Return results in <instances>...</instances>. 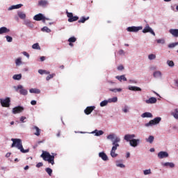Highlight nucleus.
<instances>
[{
	"mask_svg": "<svg viewBox=\"0 0 178 178\" xmlns=\"http://www.w3.org/2000/svg\"><path fill=\"white\" fill-rule=\"evenodd\" d=\"M107 140H110L112 142V148L111 150L110 155L112 158H116L118 156V153H116V149L120 147L119 143H120V138L119 136H116L115 134H111L107 136Z\"/></svg>",
	"mask_w": 178,
	"mask_h": 178,
	"instance_id": "nucleus-1",
	"label": "nucleus"
},
{
	"mask_svg": "<svg viewBox=\"0 0 178 178\" xmlns=\"http://www.w3.org/2000/svg\"><path fill=\"white\" fill-rule=\"evenodd\" d=\"M11 141H13L11 148H17V149H19L20 152H22V154H27V152H30L29 149H24L23 148V143H22V139L11 138Z\"/></svg>",
	"mask_w": 178,
	"mask_h": 178,
	"instance_id": "nucleus-2",
	"label": "nucleus"
},
{
	"mask_svg": "<svg viewBox=\"0 0 178 178\" xmlns=\"http://www.w3.org/2000/svg\"><path fill=\"white\" fill-rule=\"evenodd\" d=\"M40 156L44 159V161H47V162H49V163H51V165H54L55 163V156L51 155L49 152H43Z\"/></svg>",
	"mask_w": 178,
	"mask_h": 178,
	"instance_id": "nucleus-3",
	"label": "nucleus"
},
{
	"mask_svg": "<svg viewBox=\"0 0 178 178\" xmlns=\"http://www.w3.org/2000/svg\"><path fill=\"white\" fill-rule=\"evenodd\" d=\"M161 120H162V118L157 117L153 120H151L149 122L145 124V127H151L152 126H155V124H159L161 123Z\"/></svg>",
	"mask_w": 178,
	"mask_h": 178,
	"instance_id": "nucleus-4",
	"label": "nucleus"
},
{
	"mask_svg": "<svg viewBox=\"0 0 178 178\" xmlns=\"http://www.w3.org/2000/svg\"><path fill=\"white\" fill-rule=\"evenodd\" d=\"M33 20L36 22H40L42 20L43 22H45L46 20L51 21V18L46 17L42 13H39L33 17Z\"/></svg>",
	"mask_w": 178,
	"mask_h": 178,
	"instance_id": "nucleus-5",
	"label": "nucleus"
},
{
	"mask_svg": "<svg viewBox=\"0 0 178 178\" xmlns=\"http://www.w3.org/2000/svg\"><path fill=\"white\" fill-rule=\"evenodd\" d=\"M0 104L3 108H9L10 106V97L0 99Z\"/></svg>",
	"mask_w": 178,
	"mask_h": 178,
	"instance_id": "nucleus-6",
	"label": "nucleus"
},
{
	"mask_svg": "<svg viewBox=\"0 0 178 178\" xmlns=\"http://www.w3.org/2000/svg\"><path fill=\"white\" fill-rule=\"evenodd\" d=\"M67 16L68 17V22L70 23H73V22H77L79 20L78 16H73L72 13L66 12Z\"/></svg>",
	"mask_w": 178,
	"mask_h": 178,
	"instance_id": "nucleus-7",
	"label": "nucleus"
},
{
	"mask_svg": "<svg viewBox=\"0 0 178 178\" xmlns=\"http://www.w3.org/2000/svg\"><path fill=\"white\" fill-rule=\"evenodd\" d=\"M14 88L16 91H19V94H21V95H27V94H29V91L23 88V86L22 85H19L17 87L14 86Z\"/></svg>",
	"mask_w": 178,
	"mask_h": 178,
	"instance_id": "nucleus-8",
	"label": "nucleus"
},
{
	"mask_svg": "<svg viewBox=\"0 0 178 178\" xmlns=\"http://www.w3.org/2000/svg\"><path fill=\"white\" fill-rule=\"evenodd\" d=\"M142 33L144 34H146V33H149L152 34V35H154L155 37V32L154 31V29L149 26V24H146L145 28L143 29Z\"/></svg>",
	"mask_w": 178,
	"mask_h": 178,
	"instance_id": "nucleus-9",
	"label": "nucleus"
},
{
	"mask_svg": "<svg viewBox=\"0 0 178 178\" xmlns=\"http://www.w3.org/2000/svg\"><path fill=\"white\" fill-rule=\"evenodd\" d=\"M140 143H141V140L134 138V139H131V140H130L129 145L130 147H133L134 148H136V147H138V145H140Z\"/></svg>",
	"mask_w": 178,
	"mask_h": 178,
	"instance_id": "nucleus-10",
	"label": "nucleus"
},
{
	"mask_svg": "<svg viewBox=\"0 0 178 178\" xmlns=\"http://www.w3.org/2000/svg\"><path fill=\"white\" fill-rule=\"evenodd\" d=\"M127 30L129 33H138L140 30H143V26H129Z\"/></svg>",
	"mask_w": 178,
	"mask_h": 178,
	"instance_id": "nucleus-11",
	"label": "nucleus"
},
{
	"mask_svg": "<svg viewBox=\"0 0 178 178\" xmlns=\"http://www.w3.org/2000/svg\"><path fill=\"white\" fill-rule=\"evenodd\" d=\"M24 111V107L22 106H17L13 108V115H17V113H22Z\"/></svg>",
	"mask_w": 178,
	"mask_h": 178,
	"instance_id": "nucleus-12",
	"label": "nucleus"
},
{
	"mask_svg": "<svg viewBox=\"0 0 178 178\" xmlns=\"http://www.w3.org/2000/svg\"><path fill=\"white\" fill-rule=\"evenodd\" d=\"M48 5H49L48 0H39L38 3V6H40L41 8H47Z\"/></svg>",
	"mask_w": 178,
	"mask_h": 178,
	"instance_id": "nucleus-13",
	"label": "nucleus"
},
{
	"mask_svg": "<svg viewBox=\"0 0 178 178\" xmlns=\"http://www.w3.org/2000/svg\"><path fill=\"white\" fill-rule=\"evenodd\" d=\"M157 156L159 159H163L169 156V153H168V152L161 151L158 153Z\"/></svg>",
	"mask_w": 178,
	"mask_h": 178,
	"instance_id": "nucleus-14",
	"label": "nucleus"
},
{
	"mask_svg": "<svg viewBox=\"0 0 178 178\" xmlns=\"http://www.w3.org/2000/svg\"><path fill=\"white\" fill-rule=\"evenodd\" d=\"M134 138H136L135 134H126L124 136V140H125L127 143H130V141H131V140H133Z\"/></svg>",
	"mask_w": 178,
	"mask_h": 178,
	"instance_id": "nucleus-15",
	"label": "nucleus"
},
{
	"mask_svg": "<svg viewBox=\"0 0 178 178\" xmlns=\"http://www.w3.org/2000/svg\"><path fill=\"white\" fill-rule=\"evenodd\" d=\"M90 134H95L96 137H99V136H102L104 134V131L95 129L90 132Z\"/></svg>",
	"mask_w": 178,
	"mask_h": 178,
	"instance_id": "nucleus-16",
	"label": "nucleus"
},
{
	"mask_svg": "<svg viewBox=\"0 0 178 178\" xmlns=\"http://www.w3.org/2000/svg\"><path fill=\"white\" fill-rule=\"evenodd\" d=\"M94 109H95V106H88L84 110V112H85L86 115H90L91 113V112H92V111H94Z\"/></svg>",
	"mask_w": 178,
	"mask_h": 178,
	"instance_id": "nucleus-17",
	"label": "nucleus"
},
{
	"mask_svg": "<svg viewBox=\"0 0 178 178\" xmlns=\"http://www.w3.org/2000/svg\"><path fill=\"white\" fill-rule=\"evenodd\" d=\"M153 77H154V79H162V72L159 70L154 72Z\"/></svg>",
	"mask_w": 178,
	"mask_h": 178,
	"instance_id": "nucleus-18",
	"label": "nucleus"
},
{
	"mask_svg": "<svg viewBox=\"0 0 178 178\" xmlns=\"http://www.w3.org/2000/svg\"><path fill=\"white\" fill-rule=\"evenodd\" d=\"M122 113H129L130 112V106H129L127 104L124 105L122 107Z\"/></svg>",
	"mask_w": 178,
	"mask_h": 178,
	"instance_id": "nucleus-19",
	"label": "nucleus"
},
{
	"mask_svg": "<svg viewBox=\"0 0 178 178\" xmlns=\"http://www.w3.org/2000/svg\"><path fill=\"white\" fill-rule=\"evenodd\" d=\"M122 162H123L122 160H117L115 161V166H117V168H121L122 169H123L124 168H126V165L122 163Z\"/></svg>",
	"mask_w": 178,
	"mask_h": 178,
	"instance_id": "nucleus-20",
	"label": "nucleus"
},
{
	"mask_svg": "<svg viewBox=\"0 0 178 178\" xmlns=\"http://www.w3.org/2000/svg\"><path fill=\"white\" fill-rule=\"evenodd\" d=\"M156 97H152L150 98H149L148 99L145 100V102L146 104H156Z\"/></svg>",
	"mask_w": 178,
	"mask_h": 178,
	"instance_id": "nucleus-21",
	"label": "nucleus"
},
{
	"mask_svg": "<svg viewBox=\"0 0 178 178\" xmlns=\"http://www.w3.org/2000/svg\"><path fill=\"white\" fill-rule=\"evenodd\" d=\"M99 158H101L102 159V161H106L108 159V156L104 152H99Z\"/></svg>",
	"mask_w": 178,
	"mask_h": 178,
	"instance_id": "nucleus-22",
	"label": "nucleus"
},
{
	"mask_svg": "<svg viewBox=\"0 0 178 178\" xmlns=\"http://www.w3.org/2000/svg\"><path fill=\"white\" fill-rule=\"evenodd\" d=\"M161 165H162V166H164L166 168H168V166L169 168H175V163L172 162L161 163Z\"/></svg>",
	"mask_w": 178,
	"mask_h": 178,
	"instance_id": "nucleus-23",
	"label": "nucleus"
},
{
	"mask_svg": "<svg viewBox=\"0 0 178 178\" xmlns=\"http://www.w3.org/2000/svg\"><path fill=\"white\" fill-rule=\"evenodd\" d=\"M141 118H143V119L145 118H152L154 117V115H152V113H149V112H145L143 114H141Z\"/></svg>",
	"mask_w": 178,
	"mask_h": 178,
	"instance_id": "nucleus-24",
	"label": "nucleus"
},
{
	"mask_svg": "<svg viewBox=\"0 0 178 178\" xmlns=\"http://www.w3.org/2000/svg\"><path fill=\"white\" fill-rule=\"evenodd\" d=\"M128 90H129L130 91H141V88L140 87L132 86H128Z\"/></svg>",
	"mask_w": 178,
	"mask_h": 178,
	"instance_id": "nucleus-25",
	"label": "nucleus"
},
{
	"mask_svg": "<svg viewBox=\"0 0 178 178\" xmlns=\"http://www.w3.org/2000/svg\"><path fill=\"white\" fill-rule=\"evenodd\" d=\"M171 115L175 119L178 120V108H175L171 111Z\"/></svg>",
	"mask_w": 178,
	"mask_h": 178,
	"instance_id": "nucleus-26",
	"label": "nucleus"
},
{
	"mask_svg": "<svg viewBox=\"0 0 178 178\" xmlns=\"http://www.w3.org/2000/svg\"><path fill=\"white\" fill-rule=\"evenodd\" d=\"M10 30L5 26H2L0 28V34H6V33H9Z\"/></svg>",
	"mask_w": 178,
	"mask_h": 178,
	"instance_id": "nucleus-27",
	"label": "nucleus"
},
{
	"mask_svg": "<svg viewBox=\"0 0 178 178\" xmlns=\"http://www.w3.org/2000/svg\"><path fill=\"white\" fill-rule=\"evenodd\" d=\"M169 32L173 37H178V29H170Z\"/></svg>",
	"mask_w": 178,
	"mask_h": 178,
	"instance_id": "nucleus-28",
	"label": "nucleus"
},
{
	"mask_svg": "<svg viewBox=\"0 0 178 178\" xmlns=\"http://www.w3.org/2000/svg\"><path fill=\"white\" fill-rule=\"evenodd\" d=\"M115 79H117V80H119V81H127V78H126V76L124 75L116 76Z\"/></svg>",
	"mask_w": 178,
	"mask_h": 178,
	"instance_id": "nucleus-29",
	"label": "nucleus"
},
{
	"mask_svg": "<svg viewBox=\"0 0 178 178\" xmlns=\"http://www.w3.org/2000/svg\"><path fill=\"white\" fill-rule=\"evenodd\" d=\"M29 92H31V94H40L41 92V90L37 88H31L29 90Z\"/></svg>",
	"mask_w": 178,
	"mask_h": 178,
	"instance_id": "nucleus-30",
	"label": "nucleus"
},
{
	"mask_svg": "<svg viewBox=\"0 0 178 178\" xmlns=\"http://www.w3.org/2000/svg\"><path fill=\"white\" fill-rule=\"evenodd\" d=\"M22 6H23V4H17L15 6H12L11 7H10L8 8V10H13V9H20V8H22Z\"/></svg>",
	"mask_w": 178,
	"mask_h": 178,
	"instance_id": "nucleus-31",
	"label": "nucleus"
},
{
	"mask_svg": "<svg viewBox=\"0 0 178 178\" xmlns=\"http://www.w3.org/2000/svg\"><path fill=\"white\" fill-rule=\"evenodd\" d=\"M154 138H155L154 137V136H149L148 138H146L145 140L147 143H149V144H152L154 143Z\"/></svg>",
	"mask_w": 178,
	"mask_h": 178,
	"instance_id": "nucleus-32",
	"label": "nucleus"
},
{
	"mask_svg": "<svg viewBox=\"0 0 178 178\" xmlns=\"http://www.w3.org/2000/svg\"><path fill=\"white\" fill-rule=\"evenodd\" d=\"M88 19H90V17H81L78 21V23H85L86 20H88Z\"/></svg>",
	"mask_w": 178,
	"mask_h": 178,
	"instance_id": "nucleus-33",
	"label": "nucleus"
},
{
	"mask_svg": "<svg viewBox=\"0 0 178 178\" xmlns=\"http://www.w3.org/2000/svg\"><path fill=\"white\" fill-rule=\"evenodd\" d=\"M15 65L16 66H21V65H23V63L22 62V58H18L15 60Z\"/></svg>",
	"mask_w": 178,
	"mask_h": 178,
	"instance_id": "nucleus-34",
	"label": "nucleus"
},
{
	"mask_svg": "<svg viewBox=\"0 0 178 178\" xmlns=\"http://www.w3.org/2000/svg\"><path fill=\"white\" fill-rule=\"evenodd\" d=\"M143 175L144 176H148L149 175H152V172L151 171V169H147V170H143Z\"/></svg>",
	"mask_w": 178,
	"mask_h": 178,
	"instance_id": "nucleus-35",
	"label": "nucleus"
},
{
	"mask_svg": "<svg viewBox=\"0 0 178 178\" xmlns=\"http://www.w3.org/2000/svg\"><path fill=\"white\" fill-rule=\"evenodd\" d=\"M13 79V80H22V74H14Z\"/></svg>",
	"mask_w": 178,
	"mask_h": 178,
	"instance_id": "nucleus-36",
	"label": "nucleus"
},
{
	"mask_svg": "<svg viewBox=\"0 0 178 178\" xmlns=\"http://www.w3.org/2000/svg\"><path fill=\"white\" fill-rule=\"evenodd\" d=\"M17 15L20 19H26V14L22 11H19Z\"/></svg>",
	"mask_w": 178,
	"mask_h": 178,
	"instance_id": "nucleus-37",
	"label": "nucleus"
},
{
	"mask_svg": "<svg viewBox=\"0 0 178 178\" xmlns=\"http://www.w3.org/2000/svg\"><path fill=\"white\" fill-rule=\"evenodd\" d=\"M167 65L169 67H175V62H173V60H168Z\"/></svg>",
	"mask_w": 178,
	"mask_h": 178,
	"instance_id": "nucleus-38",
	"label": "nucleus"
},
{
	"mask_svg": "<svg viewBox=\"0 0 178 178\" xmlns=\"http://www.w3.org/2000/svg\"><path fill=\"white\" fill-rule=\"evenodd\" d=\"M109 104V100H104L100 103V106L104 108V106H106Z\"/></svg>",
	"mask_w": 178,
	"mask_h": 178,
	"instance_id": "nucleus-39",
	"label": "nucleus"
},
{
	"mask_svg": "<svg viewBox=\"0 0 178 178\" xmlns=\"http://www.w3.org/2000/svg\"><path fill=\"white\" fill-rule=\"evenodd\" d=\"M38 73L39 74H49L50 72L44 70H39Z\"/></svg>",
	"mask_w": 178,
	"mask_h": 178,
	"instance_id": "nucleus-40",
	"label": "nucleus"
},
{
	"mask_svg": "<svg viewBox=\"0 0 178 178\" xmlns=\"http://www.w3.org/2000/svg\"><path fill=\"white\" fill-rule=\"evenodd\" d=\"M149 60H154V59H156V55L154 54H151L148 56Z\"/></svg>",
	"mask_w": 178,
	"mask_h": 178,
	"instance_id": "nucleus-41",
	"label": "nucleus"
},
{
	"mask_svg": "<svg viewBox=\"0 0 178 178\" xmlns=\"http://www.w3.org/2000/svg\"><path fill=\"white\" fill-rule=\"evenodd\" d=\"M33 129L36 130V132L34 134L35 136H40V134L41 133V130L38 127H34Z\"/></svg>",
	"mask_w": 178,
	"mask_h": 178,
	"instance_id": "nucleus-42",
	"label": "nucleus"
},
{
	"mask_svg": "<svg viewBox=\"0 0 178 178\" xmlns=\"http://www.w3.org/2000/svg\"><path fill=\"white\" fill-rule=\"evenodd\" d=\"M41 30L44 33H51V29H49V28H48L47 26H44V27L42 28Z\"/></svg>",
	"mask_w": 178,
	"mask_h": 178,
	"instance_id": "nucleus-43",
	"label": "nucleus"
},
{
	"mask_svg": "<svg viewBox=\"0 0 178 178\" xmlns=\"http://www.w3.org/2000/svg\"><path fill=\"white\" fill-rule=\"evenodd\" d=\"M108 100L109 104H111V102H118V97H114L113 98L108 99Z\"/></svg>",
	"mask_w": 178,
	"mask_h": 178,
	"instance_id": "nucleus-44",
	"label": "nucleus"
},
{
	"mask_svg": "<svg viewBox=\"0 0 178 178\" xmlns=\"http://www.w3.org/2000/svg\"><path fill=\"white\" fill-rule=\"evenodd\" d=\"M33 49H41L40 44L38 43H35L32 45Z\"/></svg>",
	"mask_w": 178,
	"mask_h": 178,
	"instance_id": "nucleus-45",
	"label": "nucleus"
},
{
	"mask_svg": "<svg viewBox=\"0 0 178 178\" xmlns=\"http://www.w3.org/2000/svg\"><path fill=\"white\" fill-rule=\"evenodd\" d=\"M109 91H111L112 92H122V88H114V89H109Z\"/></svg>",
	"mask_w": 178,
	"mask_h": 178,
	"instance_id": "nucleus-46",
	"label": "nucleus"
},
{
	"mask_svg": "<svg viewBox=\"0 0 178 178\" xmlns=\"http://www.w3.org/2000/svg\"><path fill=\"white\" fill-rule=\"evenodd\" d=\"M54 77H55V74H49V75L46 77V80H47V81H49V80H51V79H54Z\"/></svg>",
	"mask_w": 178,
	"mask_h": 178,
	"instance_id": "nucleus-47",
	"label": "nucleus"
},
{
	"mask_svg": "<svg viewBox=\"0 0 178 178\" xmlns=\"http://www.w3.org/2000/svg\"><path fill=\"white\" fill-rule=\"evenodd\" d=\"M6 38L7 42H12V41H13V38H12V36L6 35Z\"/></svg>",
	"mask_w": 178,
	"mask_h": 178,
	"instance_id": "nucleus-48",
	"label": "nucleus"
},
{
	"mask_svg": "<svg viewBox=\"0 0 178 178\" xmlns=\"http://www.w3.org/2000/svg\"><path fill=\"white\" fill-rule=\"evenodd\" d=\"M76 39L75 37H71L68 39V42H76Z\"/></svg>",
	"mask_w": 178,
	"mask_h": 178,
	"instance_id": "nucleus-49",
	"label": "nucleus"
},
{
	"mask_svg": "<svg viewBox=\"0 0 178 178\" xmlns=\"http://www.w3.org/2000/svg\"><path fill=\"white\" fill-rule=\"evenodd\" d=\"M45 171L47 172V173L49 174V176H51L52 175V169L47 168H46Z\"/></svg>",
	"mask_w": 178,
	"mask_h": 178,
	"instance_id": "nucleus-50",
	"label": "nucleus"
},
{
	"mask_svg": "<svg viewBox=\"0 0 178 178\" xmlns=\"http://www.w3.org/2000/svg\"><path fill=\"white\" fill-rule=\"evenodd\" d=\"M177 43L174 42V43H170L168 44V48H175V47H177Z\"/></svg>",
	"mask_w": 178,
	"mask_h": 178,
	"instance_id": "nucleus-51",
	"label": "nucleus"
},
{
	"mask_svg": "<svg viewBox=\"0 0 178 178\" xmlns=\"http://www.w3.org/2000/svg\"><path fill=\"white\" fill-rule=\"evenodd\" d=\"M26 27H29V29H33L34 27V24L33 23H26Z\"/></svg>",
	"mask_w": 178,
	"mask_h": 178,
	"instance_id": "nucleus-52",
	"label": "nucleus"
},
{
	"mask_svg": "<svg viewBox=\"0 0 178 178\" xmlns=\"http://www.w3.org/2000/svg\"><path fill=\"white\" fill-rule=\"evenodd\" d=\"M157 44H165V40L163 39H158L157 40Z\"/></svg>",
	"mask_w": 178,
	"mask_h": 178,
	"instance_id": "nucleus-53",
	"label": "nucleus"
},
{
	"mask_svg": "<svg viewBox=\"0 0 178 178\" xmlns=\"http://www.w3.org/2000/svg\"><path fill=\"white\" fill-rule=\"evenodd\" d=\"M129 82L130 84H137V81H136V79H130Z\"/></svg>",
	"mask_w": 178,
	"mask_h": 178,
	"instance_id": "nucleus-54",
	"label": "nucleus"
},
{
	"mask_svg": "<svg viewBox=\"0 0 178 178\" xmlns=\"http://www.w3.org/2000/svg\"><path fill=\"white\" fill-rule=\"evenodd\" d=\"M22 54L24 56H26L28 59L30 58V54H29V53H27L26 51H24Z\"/></svg>",
	"mask_w": 178,
	"mask_h": 178,
	"instance_id": "nucleus-55",
	"label": "nucleus"
},
{
	"mask_svg": "<svg viewBox=\"0 0 178 178\" xmlns=\"http://www.w3.org/2000/svg\"><path fill=\"white\" fill-rule=\"evenodd\" d=\"M26 117L24 116H22L19 119L20 122H22V123H24V120H26Z\"/></svg>",
	"mask_w": 178,
	"mask_h": 178,
	"instance_id": "nucleus-56",
	"label": "nucleus"
},
{
	"mask_svg": "<svg viewBox=\"0 0 178 178\" xmlns=\"http://www.w3.org/2000/svg\"><path fill=\"white\" fill-rule=\"evenodd\" d=\"M124 69V67L123 65H120L118 67V70H123Z\"/></svg>",
	"mask_w": 178,
	"mask_h": 178,
	"instance_id": "nucleus-57",
	"label": "nucleus"
},
{
	"mask_svg": "<svg viewBox=\"0 0 178 178\" xmlns=\"http://www.w3.org/2000/svg\"><path fill=\"white\" fill-rule=\"evenodd\" d=\"M42 163L40 162L36 165V168H41V166H42Z\"/></svg>",
	"mask_w": 178,
	"mask_h": 178,
	"instance_id": "nucleus-58",
	"label": "nucleus"
},
{
	"mask_svg": "<svg viewBox=\"0 0 178 178\" xmlns=\"http://www.w3.org/2000/svg\"><path fill=\"white\" fill-rule=\"evenodd\" d=\"M31 104L32 105H37V101H35V100H32V101L31 102Z\"/></svg>",
	"mask_w": 178,
	"mask_h": 178,
	"instance_id": "nucleus-59",
	"label": "nucleus"
},
{
	"mask_svg": "<svg viewBox=\"0 0 178 178\" xmlns=\"http://www.w3.org/2000/svg\"><path fill=\"white\" fill-rule=\"evenodd\" d=\"M10 155H12V153L8 152V153L6 154V158H9V156H10Z\"/></svg>",
	"mask_w": 178,
	"mask_h": 178,
	"instance_id": "nucleus-60",
	"label": "nucleus"
},
{
	"mask_svg": "<svg viewBox=\"0 0 178 178\" xmlns=\"http://www.w3.org/2000/svg\"><path fill=\"white\" fill-rule=\"evenodd\" d=\"M40 60H41V62H44V60H45V56H41Z\"/></svg>",
	"mask_w": 178,
	"mask_h": 178,
	"instance_id": "nucleus-61",
	"label": "nucleus"
},
{
	"mask_svg": "<svg viewBox=\"0 0 178 178\" xmlns=\"http://www.w3.org/2000/svg\"><path fill=\"white\" fill-rule=\"evenodd\" d=\"M119 54H120V55H122V54H124V51H123V50H120V51H119Z\"/></svg>",
	"mask_w": 178,
	"mask_h": 178,
	"instance_id": "nucleus-62",
	"label": "nucleus"
},
{
	"mask_svg": "<svg viewBox=\"0 0 178 178\" xmlns=\"http://www.w3.org/2000/svg\"><path fill=\"white\" fill-rule=\"evenodd\" d=\"M150 69H151V70H156V67L153 66Z\"/></svg>",
	"mask_w": 178,
	"mask_h": 178,
	"instance_id": "nucleus-63",
	"label": "nucleus"
},
{
	"mask_svg": "<svg viewBox=\"0 0 178 178\" xmlns=\"http://www.w3.org/2000/svg\"><path fill=\"white\" fill-rule=\"evenodd\" d=\"M127 158H130V152L127 153Z\"/></svg>",
	"mask_w": 178,
	"mask_h": 178,
	"instance_id": "nucleus-64",
	"label": "nucleus"
}]
</instances>
